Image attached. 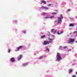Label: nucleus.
I'll list each match as a JSON object with an SVG mask.
<instances>
[{"mask_svg":"<svg viewBox=\"0 0 77 77\" xmlns=\"http://www.w3.org/2000/svg\"><path fill=\"white\" fill-rule=\"evenodd\" d=\"M72 77H76V75H73Z\"/></svg>","mask_w":77,"mask_h":77,"instance_id":"393cba45","label":"nucleus"},{"mask_svg":"<svg viewBox=\"0 0 77 77\" xmlns=\"http://www.w3.org/2000/svg\"><path fill=\"white\" fill-rule=\"evenodd\" d=\"M63 33V32H61L60 33H59V31L57 32V33L58 35H61V34H62V33Z\"/></svg>","mask_w":77,"mask_h":77,"instance_id":"9b49d317","label":"nucleus"},{"mask_svg":"<svg viewBox=\"0 0 77 77\" xmlns=\"http://www.w3.org/2000/svg\"><path fill=\"white\" fill-rule=\"evenodd\" d=\"M69 41L70 42H68V44H70L71 42H74L75 40L74 39L70 38L69 40Z\"/></svg>","mask_w":77,"mask_h":77,"instance_id":"20e7f679","label":"nucleus"},{"mask_svg":"<svg viewBox=\"0 0 77 77\" xmlns=\"http://www.w3.org/2000/svg\"><path fill=\"white\" fill-rule=\"evenodd\" d=\"M28 65V63H25L23 64L22 65L23 66H27Z\"/></svg>","mask_w":77,"mask_h":77,"instance_id":"f8f14e48","label":"nucleus"},{"mask_svg":"<svg viewBox=\"0 0 77 77\" xmlns=\"http://www.w3.org/2000/svg\"><path fill=\"white\" fill-rule=\"evenodd\" d=\"M76 42L77 43V41Z\"/></svg>","mask_w":77,"mask_h":77,"instance_id":"2f4dec72","label":"nucleus"},{"mask_svg":"<svg viewBox=\"0 0 77 77\" xmlns=\"http://www.w3.org/2000/svg\"><path fill=\"white\" fill-rule=\"evenodd\" d=\"M60 17H58V23H61V22H62V20L63 18V16H62V15L61 14L60 15Z\"/></svg>","mask_w":77,"mask_h":77,"instance_id":"7ed1b4c3","label":"nucleus"},{"mask_svg":"<svg viewBox=\"0 0 77 77\" xmlns=\"http://www.w3.org/2000/svg\"><path fill=\"white\" fill-rule=\"evenodd\" d=\"M69 26H74V25L72 23H70L69 24Z\"/></svg>","mask_w":77,"mask_h":77,"instance_id":"2eb2a0df","label":"nucleus"},{"mask_svg":"<svg viewBox=\"0 0 77 77\" xmlns=\"http://www.w3.org/2000/svg\"><path fill=\"white\" fill-rule=\"evenodd\" d=\"M75 74H76V75H77V72H75Z\"/></svg>","mask_w":77,"mask_h":77,"instance_id":"c85d7f7f","label":"nucleus"},{"mask_svg":"<svg viewBox=\"0 0 77 77\" xmlns=\"http://www.w3.org/2000/svg\"><path fill=\"white\" fill-rule=\"evenodd\" d=\"M70 9H68V10H67V12H69V11H70Z\"/></svg>","mask_w":77,"mask_h":77,"instance_id":"a878e982","label":"nucleus"},{"mask_svg":"<svg viewBox=\"0 0 77 77\" xmlns=\"http://www.w3.org/2000/svg\"><path fill=\"white\" fill-rule=\"evenodd\" d=\"M62 48V47H60V49H61V48Z\"/></svg>","mask_w":77,"mask_h":77,"instance_id":"cd10ccee","label":"nucleus"},{"mask_svg":"<svg viewBox=\"0 0 77 77\" xmlns=\"http://www.w3.org/2000/svg\"><path fill=\"white\" fill-rule=\"evenodd\" d=\"M73 33H77V31H74Z\"/></svg>","mask_w":77,"mask_h":77,"instance_id":"b1692460","label":"nucleus"},{"mask_svg":"<svg viewBox=\"0 0 77 77\" xmlns=\"http://www.w3.org/2000/svg\"><path fill=\"white\" fill-rule=\"evenodd\" d=\"M69 35H71V33H70Z\"/></svg>","mask_w":77,"mask_h":77,"instance_id":"7c9ffc66","label":"nucleus"},{"mask_svg":"<svg viewBox=\"0 0 77 77\" xmlns=\"http://www.w3.org/2000/svg\"><path fill=\"white\" fill-rule=\"evenodd\" d=\"M40 9H45V10H48V7H41Z\"/></svg>","mask_w":77,"mask_h":77,"instance_id":"6e6552de","label":"nucleus"},{"mask_svg":"<svg viewBox=\"0 0 77 77\" xmlns=\"http://www.w3.org/2000/svg\"><path fill=\"white\" fill-rule=\"evenodd\" d=\"M57 14V13L54 12L52 13V15H55V14Z\"/></svg>","mask_w":77,"mask_h":77,"instance_id":"f3484780","label":"nucleus"},{"mask_svg":"<svg viewBox=\"0 0 77 77\" xmlns=\"http://www.w3.org/2000/svg\"><path fill=\"white\" fill-rule=\"evenodd\" d=\"M10 51H11V50H10V49H8V53H9V52H10Z\"/></svg>","mask_w":77,"mask_h":77,"instance_id":"bb28decb","label":"nucleus"},{"mask_svg":"<svg viewBox=\"0 0 77 77\" xmlns=\"http://www.w3.org/2000/svg\"><path fill=\"white\" fill-rule=\"evenodd\" d=\"M51 4H49L48 5V6H51Z\"/></svg>","mask_w":77,"mask_h":77,"instance_id":"412c9836","label":"nucleus"},{"mask_svg":"<svg viewBox=\"0 0 77 77\" xmlns=\"http://www.w3.org/2000/svg\"><path fill=\"white\" fill-rule=\"evenodd\" d=\"M42 15L44 16V17H45V16H47L46 17H45V19H48V18H54V16L50 17L49 15H47V13H42Z\"/></svg>","mask_w":77,"mask_h":77,"instance_id":"f257e3e1","label":"nucleus"},{"mask_svg":"<svg viewBox=\"0 0 77 77\" xmlns=\"http://www.w3.org/2000/svg\"><path fill=\"white\" fill-rule=\"evenodd\" d=\"M23 57V55H20L18 57L17 59L18 60H20Z\"/></svg>","mask_w":77,"mask_h":77,"instance_id":"0eeeda50","label":"nucleus"},{"mask_svg":"<svg viewBox=\"0 0 77 77\" xmlns=\"http://www.w3.org/2000/svg\"><path fill=\"white\" fill-rule=\"evenodd\" d=\"M54 30V29H52L51 30V32H53Z\"/></svg>","mask_w":77,"mask_h":77,"instance_id":"6ab92c4d","label":"nucleus"},{"mask_svg":"<svg viewBox=\"0 0 77 77\" xmlns=\"http://www.w3.org/2000/svg\"><path fill=\"white\" fill-rule=\"evenodd\" d=\"M46 51H49V49L48 48H47L46 49Z\"/></svg>","mask_w":77,"mask_h":77,"instance_id":"5701e85b","label":"nucleus"},{"mask_svg":"<svg viewBox=\"0 0 77 77\" xmlns=\"http://www.w3.org/2000/svg\"><path fill=\"white\" fill-rule=\"evenodd\" d=\"M62 59V57H61V56L60 54L59 53H57V60L58 61H60Z\"/></svg>","mask_w":77,"mask_h":77,"instance_id":"f03ea898","label":"nucleus"},{"mask_svg":"<svg viewBox=\"0 0 77 77\" xmlns=\"http://www.w3.org/2000/svg\"><path fill=\"white\" fill-rule=\"evenodd\" d=\"M10 60H11V62H12V63L14 62L15 61V59L13 57L11 58Z\"/></svg>","mask_w":77,"mask_h":77,"instance_id":"1a4fd4ad","label":"nucleus"},{"mask_svg":"<svg viewBox=\"0 0 77 77\" xmlns=\"http://www.w3.org/2000/svg\"><path fill=\"white\" fill-rule=\"evenodd\" d=\"M45 35H43L41 37V38H45Z\"/></svg>","mask_w":77,"mask_h":77,"instance_id":"dca6fc26","label":"nucleus"},{"mask_svg":"<svg viewBox=\"0 0 77 77\" xmlns=\"http://www.w3.org/2000/svg\"><path fill=\"white\" fill-rule=\"evenodd\" d=\"M42 2V3H44V4H46V2L45 1H44V0H42L41 1Z\"/></svg>","mask_w":77,"mask_h":77,"instance_id":"ddd939ff","label":"nucleus"},{"mask_svg":"<svg viewBox=\"0 0 77 77\" xmlns=\"http://www.w3.org/2000/svg\"><path fill=\"white\" fill-rule=\"evenodd\" d=\"M72 72V69H70L69 71V73H71V72Z\"/></svg>","mask_w":77,"mask_h":77,"instance_id":"4468645a","label":"nucleus"},{"mask_svg":"<svg viewBox=\"0 0 77 77\" xmlns=\"http://www.w3.org/2000/svg\"><path fill=\"white\" fill-rule=\"evenodd\" d=\"M49 41L48 42H49V44L51 43V42H53V39L51 38L49 39Z\"/></svg>","mask_w":77,"mask_h":77,"instance_id":"9d476101","label":"nucleus"},{"mask_svg":"<svg viewBox=\"0 0 77 77\" xmlns=\"http://www.w3.org/2000/svg\"><path fill=\"white\" fill-rule=\"evenodd\" d=\"M23 48V46H20L17 48V49L16 50V51H19L20 49H21Z\"/></svg>","mask_w":77,"mask_h":77,"instance_id":"423d86ee","label":"nucleus"},{"mask_svg":"<svg viewBox=\"0 0 77 77\" xmlns=\"http://www.w3.org/2000/svg\"><path fill=\"white\" fill-rule=\"evenodd\" d=\"M63 48H64L65 49V48H67V47L65 46V47H63Z\"/></svg>","mask_w":77,"mask_h":77,"instance_id":"aec40b11","label":"nucleus"},{"mask_svg":"<svg viewBox=\"0 0 77 77\" xmlns=\"http://www.w3.org/2000/svg\"><path fill=\"white\" fill-rule=\"evenodd\" d=\"M42 58H43V57L42 56H41L39 57V59H42Z\"/></svg>","mask_w":77,"mask_h":77,"instance_id":"a211bd4d","label":"nucleus"},{"mask_svg":"<svg viewBox=\"0 0 77 77\" xmlns=\"http://www.w3.org/2000/svg\"><path fill=\"white\" fill-rule=\"evenodd\" d=\"M48 33H50V32H48Z\"/></svg>","mask_w":77,"mask_h":77,"instance_id":"c756f323","label":"nucleus"},{"mask_svg":"<svg viewBox=\"0 0 77 77\" xmlns=\"http://www.w3.org/2000/svg\"><path fill=\"white\" fill-rule=\"evenodd\" d=\"M49 43L48 41H45L43 43V45H47L48 44H49Z\"/></svg>","mask_w":77,"mask_h":77,"instance_id":"39448f33","label":"nucleus"},{"mask_svg":"<svg viewBox=\"0 0 77 77\" xmlns=\"http://www.w3.org/2000/svg\"><path fill=\"white\" fill-rule=\"evenodd\" d=\"M23 33H24V34H25V33H26V31H24L23 32Z\"/></svg>","mask_w":77,"mask_h":77,"instance_id":"4be33fe9","label":"nucleus"}]
</instances>
